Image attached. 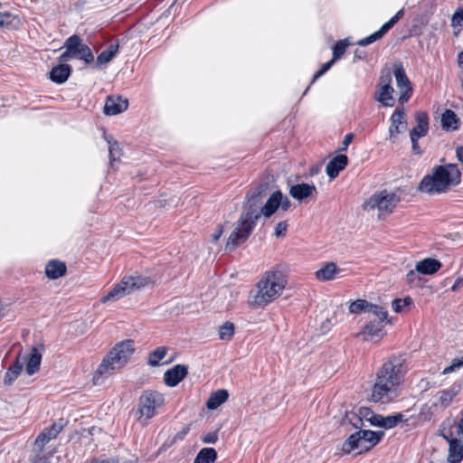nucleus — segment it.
Instances as JSON below:
<instances>
[{
	"label": "nucleus",
	"instance_id": "nucleus-51",
	"mask_svg": "<svg viewBox=\"0 0 463 463\" xmlns=\"http://www.w3.org/2000/svg\"><path fill=\"white\" fill-rule=\"evenodd\" d=\"M204 443L214 444L217 441V435L215 433H208L202 438Z\"/></svg>",
	"mask_w": 463,
	"mask_h": 463
},
{
	"label": "nucleus",
	"instance_id": "nucleus-40",
	"mask_svg": "<svg viewBox=\"0 0 463 463\" xmlns=\"http://www.w3.org/2000/svg\"><path fill=\"white\" fill-rule=\"evenodd\" d=\"M218 335L222 340H231L234 335V325L231 322H225L219 327Z\"/></svg>",
	"mask_w": 463,
	"mask_h": 463
},
{
	"label": "nucleus",
	"instance_id": "nucleus-14",
	"mask_svg": "<svg viewBox=\"0 0 463 463\" xmlns=\"http://www.w3.org/2000/svg\"><path fill=\"white\" fill-rule=\"evenodd\" d=\"M361 414L366 418L372 425L383 427L384 429H392L402 421V416L401 414L390 415L383 417L382 415L374 414L370 409L361 410Z\"/></svg>",
	"mask_w": 463,
	"mask_h": 463
},
{
	"label": "nucleus",
	"instance_id": "nucleus-33",
	"mask_svg": "<svg viewBox=\"0 0 463 463\" xmlns=\"http://www.w3.org/2000/svg\"><path fill=\"white\" fill-rule=\"evenodd\" d=\"M217 452L213 448L202 449L195 457L194 463H214Z\"/></svg>",
	"mask_w": 463,
	"mask_h": 463
},
{
	"label": "nucleus",
	"instance_id": "nucleus-11",
	"mask_svg": "<svg viewBox=\"0 0 463 463\" xmlns=\"http://www.w3.org/2000/svg\"><path fill=\"white\" fill-rule=\"evenodd\" d=\"M64 48L72 53L73 58L83 60L86 63H90L94 60L90 47L84 44L82 39L76 34L65 41Z\"/></svg>",
	"mask_w": 463,
	"mask_h": 463
},
{
	"label": "nucleus",
	"instance_id": "nucleus-60",
	"mask_svg": "<svg viewBox=\"0 0 463 463\" xmlns=\"http://www.w3.org/2000/svg\"><path fill=\"white\" fill-rule=\"evenodd\" d=\"M457 157L459 161L463 162V146L457 149Z\"/></svg>",
	"mask_w": 463,
	"mask_h": 463
},
{
	"label": "nucleus",
	"instance_id": "nucleus-38",
	"mask_svg": "<svg viewBox=\"0 0 463 463\" xmlns=\"http://www.w3.org/2000/svg\"><path fill=\"white\" fill-rule=\"evenodd\" d=\"M167 348L165 346H159L149 354L148 364L151 366H157L160 362L165 357Z\"/></svg>",
	"mask_w": 463,
	"mask_h": 463
},
{
	"label": "nucleus",
	"instance_id": "nucleus-5",
	"mask_svg": "<svg viewBox=\"0 0 463 463\" xmlns=\"http://www.w3.org/2000/svg\"><path fill=\"white\" fill-rule=\"evenodd\" d=\"M153 283L149 277L142 275L124 276L119 283L115 285L107 295L101 298L102 303L118 300L137 290L148 287Z\"/></svg>",
	"mask_w": 463,
	"mask_h": 463
},
{
	"label": "nucleus",
	"instance_id": "nucleus-39",
	"mask_svg": "<svg viewBox=\"0 0 463 463\" xmlns=\"http://www.w3.org/2000/svg\"><path fill=\"white\" fill-rule=\"evenodd\" d=\"M364 408L359 409V413L355 412H348L345 415L346 420L355 428V429H361L364 424V419L366 420V418L361 414V410H364Z\"/></svg>",
	"mask_w": 463,
	"mask_h": 463
},
{
	"label": "nucleus",
	"instance_id": "nucleus-7",
	"mask_svg": "<svg viewBox=\"0 0 463 463\" xmlns=\"http://www.w3.org/2000/svg\"><path fill=\"white\" fill-rule=\"evenodd\" d=\"M380 439L376 432L372 430H360L352 434L344 443V450L350 453L354 450H367L374 446Z\"/></svg>",
	"mask_w": 463,
	"mask_h": 463
},
{
	"label": "nucleus",
	"instance_id": "nucleus-27",
	"mask_svg": "<svg viewBox=\"0 0 463 463\" xmlns=\"http://www.w3.org/2000/svg\"><path fill=\"white\" fill-rule=\"evenodd\" d=\"M280 191H275L271 194L267 202L261 208V215L265 218H269L279 208Z\"/></svg>",
	"mask_w": 463,
	"mask_h": 463
},
{
	"label": "nucleus",
	"instance_id": "nucleus-57",
	"mask_svg": "<svg viewBox=\"0 0 463 463\" xmlns=\"http://www.w3.org/2000/svg\"><path fill=\"white\" fill-rule=\"evenodd\" d=\"M335 61L334 60H330L329 61L326 62L323 64L322 68L320 69L322 72L326 73L330 68L331 66L335 63Z\"/></svg>",
	"mask_w": 463,
	"mask_h": 463
},
{
	"label": "nucleus",
	"instance_id": "nucleus-3",
	"mask_svg": "<svg viewBox=\"0 0 463 463\" xmlns=\"http://www.w3.org/2000/svg\"><path fill=\"white\" fill-rule=\"evenodd\" d=\"M134 353L133 341L126 340L117 344L102 359L93 373L94 385L101 384L105 379L123 368Z\"/></svg>",
	"mask_w": 463,
	"mask_h": 463
},
{
	"label": "nucleus",
	"instance_id": "nucleus-54",
	"mask_svg": "<svg viewBox=\"0 0 463 463\" xmlns=\"http://www.w3.org/2000/svg\"><path fill=\"white\" fill-rule=\"evenodd\" d=\"M72 58V53L66 49V51L60 56L59 60L61 62H66Z\"/></svg>",
	"mask_w": 463,
	"mask_h": 463
},
{
	"label": "nucleus",
	"instance_id": "nucleus-50",
	"mask_svg": "<svg viewBox=\"0 0 463 463\" xmlns=\"http://www.w3.org/2000/svg\"><path fill=\"white\" fill-rule=\"evenodd\" d=\"M463 22V11L462 10H457L453 16H452V24H461Z\"/></svg>",
	"mask_w": 463,
	"mask_h": 463
},
{
	"label": "nucleus",
	"instance_id": "nucleus-19",
	"mask_svg": "<svg viewBox=\"0 0 463 463\" xmlns=\"http://www.w3.org/2000/svg\"><path fill=\"white\" fill-rule=\"evenodd\" d=\"M128 101L126 99L118 97H108L104 106V113L113 116L125 111L128 109Z\"/></svg>",
	"mask_w": 463,
	"mask_h": 463
},
{
	"label": "nucleus",
	"instance_id": "nucleus-4",
	"mask_svg": "<svg viewBox=\"0 0 463 463\" xmlns=\"http://www.w3.org/2000/svg\"><path fill=\"white\" fill-rule=\"evenodd\" d=\"M461 173L455 164H447L434 167L432 174L423 177L419 190L430 194H441L450 186L460 183Z\"/></svg>",
	"mask_w": 463,
	"mask_h": 463
},
{
	"label": "nucleus",
	"instance_id": "nucleus-41",
	"mask_svg": "<svg viewBox=\"0 0 463 463\" xmlns=\"http://www.w3.org/2000/svg\"><path fill=\"white\" fill-rule=\"evenodd\" d=\"M372 303L364 299H357L352 302L349 306L350 313L356 314L359 312H366L369 311L370 306Z\"/></svg>",
	"mask_w": 463,
	"mask_h": 463
},
{
	"label": "nucleus",
	"instance_id": "nucleus-23",
	"mask_svg": "<svg viewBox=\"0 0 463 463\" xmlns=\"http://www.w3.org/2000/svg\"><path fill=\"white\" fill-rule=\"evenodd\" d=\"M347 164V156L345 155H338L328 162L326 167V172L331 179H334L338 175L340 171L345 168Z\"/></svg>",
	"mask_w": 463,
	"mask_h": 463
},
{
	"label": "nucleus",
	"instance_id": "nucleus-47",
	"mask_svg": "<svg viewBox=\"0 0 463 463\" xmlns=\"http://www.w3.org/2000/svg\"><path fill=\"white\" fill-rule=\"evenodd\" d=\"M287 228H288L287 222H285V221L279 222L277 224V226L275 227V235L277 237H280V236L284 235L287 231Z\"/></svg>",
	"mask_w": 463,
	"mask_h": 463
},
{
	"label": "nucleus",
	"instance_id": "nucleus-9",
	"mask_svg": "<svg viewBox=\"0 0 463 463\" xmlns=\"http://www.w3.org/2000/svg\"><path fill=\"white\" fill-rule=\"evenodd\" d=\"M255 226L256 224L248 220L245 221L243 220V217L241 216L237 222L235 229L232 232L227 240L226 249L233 250L244 243L253 232Z\"/></svg>",
	"mask_w": 463,
	"mask_h": 463
},
{
	"label": "nucleus",
	"instance_id": "nucleus-46",
	"mask_svg": "<svg viewBox=\"0 0 463 463\" xmlns=\"http://www.w3.org/2000/svg\"><path fill=\"white\" fill-rule=\"evenodd\" d=\"M15 17L8 13L0 14V28L11 26Z\"/></svg>",
	"mask_w": 463,
	"mask_h": 463
},
{
	"label": "nucleus",
	"instance_id": "nucleus-10",
	"mask_svg": "<svg viewBox=\"0 0 463 463\" xmlns=\"http://www.w3.org/2000/svg\"><path fill=\"white\" fill-rule=\"evenodd\" d=\"M244 210L241 214L243 220L252 222L254 224L261 215V208L263 207V195L261 191L254 190L248 194Z\"/></svg>",
	"mask_w": 463,
	"mask_h": 463
},
{
	"label": "nucleus",
	"instance_id": "nucleus-12",
	"mask_svg": "<svg viewBox=\"0 0 463 463\" xmlns=\"http://www.w3.org/2000/svg\"><path fill=\"white\" fill-rule=\"evenodd\" d=\"M392 75L390 71L383 73L379 80V90L375 93V99L385 107H392L393 105L392 93L393 88L391 86Z\"/></svg>",
	"mask_w": 463,
	"mask_h": 463
},
{
	"label": "nucleus",
	"instance_id": "nucleus-55",
	"mask_svg": "<svg viewBox=\"0 0 463 463\" xmlns=\"http://www.w3.org/2000/svg\"><path fill=\"white\" fill-rule=\"evenodd\" d=\"M462 286H463V276L462 277H458L455 280L453 286L451 287V289H452V291H457Z\"/></svg>",
	"mask_w": 463,
	"mask_h": 463
},
{
	"label": "nucleus",
	"instance_id": "nucleus-48",
	"mask_svg": "<svg viewBox=\"0 0 463 463\" xmlns=\"http://www.w3.org/2000/svg\"><path fill=\"white\" fill-rule=\"evenodd\" d=\"M462 365H463V356L461 357V359L455 361L451 365L444 368L443 374H448V373L453 372L455 369L461 367Z\"/></svg>",
	"mask_w": 463,
	"mask_h": 463
},
{
	"label": "nucleus",
	"instance_id": "nucleus-32",
	"mask_svg": "<svg viewBox=\"0 0 463 463\" xmlns=\"http://www.w3.org/2000/svg\"><path fill=\"white\" fill-rule=\"evenodd\" d=\"M459 119L456 113L451 109H446L441 116V125L443 129L456 130L458 128Z\"/></svg>",
	"mask_w": 463,
	"mask_h": 463
},
{
	"label": "nucleus",
	"instance_id": "nucleus-15",
	"mask_svg": "<svg viewBox=\"0 0 463 463\" xmlns=\"http://www.w3.org/2000/svg\"><path fill=\"white\" fill-rule=\"evenodd\" d=\"M404 15V10H399L394 16H392L387 23H385L377 32L373 34L363 38L357 42L359 46H367L378 40H380L394 24Z\"/></svg>",
	"mask_w": 463,
	"mask_h": 463
},
{
	"label": "nucleus",
	"instance_id": "nucleus-37",
	"mask_svg": "<svg viewBox=\"0 0 463 463\" xmlns=\"http://www.w3.org/2000/svg\"><path fill=\"white\" fill-rule=\"evenodd\" d=\"M458 392V391L456 387L439 392L437 393L438 402L436 404H439L442 407H447L457 395Z\"/></svg>",
	"mask_w": 463,
	"mask_h": 463
},
{
	"label": "nucleus",
	"instance_id": "nucleus-52",
	"mask_svg": "<svg viewBox=\"0 0 463 463\" xmlns=\"http://www.w3.org/2000/svg\"><path fill=\"white\" fill-rule=\"evenodd\" d=\"M353 138H354V135L352 133H349L347 135H345L344 140H343V147L341 148V150H345L348 146L351 144V142L353 141Z\"/></svg>",
	"mask_w": 463,
	"mask_h": 463
},
{
	"label": "nucleus",
	"instance_id": "nucleus-44",
	"mask_svg": "<svg viewBox=\"0 0 463 463\" xmlns=\"http://www.w3.org/2000/svg\"><path fill=\"white\" fill-rule=\"evenodd\" d=\"M411 302L412 301L410 298H406L403 299L397 298L392 301V307L395 312L400 313L403 310L404 307L411 305Z\"/></svg>",
	"mask_w": 463,
	"mask_h": 463
},
{
	"label": "nucleus",
	"instance_id": "nucleus-13",
	"mask_svg": "<svg viewBox=\"0 0 463 463\" xmlns=\"http://www.w3.org/2000/svg\"><path fill=\"white\" fill-rule=\"evenodd\" d=\"M393 75L396 80L397 88L401 92L399 101L401 103H404L408 101L411 96L412 89L411 87V82L406 76L405 71L401 63H395L393 65Z\"/></svg>",
	"mask_w": 463,
	"mask_h": 463
},
{
	"label": "nucleus",
	"instance_id": "nucleus-24",
	"mask_svg": "<svg viewBox=\"0 0 463 463\" xmlns=\"http://www.w3.org/2000/svg\"><path fill=\"white\" fill-rule=\"evenodd\" d=\"M463 459V444L458 439H450L447 460L449 463H460Z\"/></svg>",
	"mask_w": 463,
	"mask_h": 463
},
{
	"label": "nucleus",
	"instance_id": "nucleus-17",
	"mask_svg": "<svg viewBox=\"0 0 463 463\" xmlns=\"http://www.w3.org/2000/svg\"><path fill=\"white\" fill-rule=\"evenodd\" d=\"M63 425L61 423H53L50 428H45L43 431L38 435L35 439L34 446L39 450L43 449V448L52 439L56 438L57 435L61 431Z\"/></svg>",
	"mask_w": 463,
	"mask_h": 463
},
{
	"label": "nucleus",
	"instance_id": "nucleus-42",
	"mask_svg": "<svg viewBox=\"0 0 463 463\" xmlns=\"http://www.w3.org/2000/svg\"><path fill=\"white\" fill-rule=\"evenodd\" d=\"M349 46V42L347 39L338 41L334 48H333V58L335 61L342 57V55L345 52L346 48Z\"/></svg>",
	"mask_w": 463,
	"mask_h": 463
},
{
	"label": "nucleus",
	"instance_id": "nucleus-30",
	"mask_svg": "<svg viewBox=\"0 0 463 463\" xmlns=\"http://www.w3.org/2000/svg\"><path fill=\"white\" fill-rule=\"evenodd\" d=\"M229 397V393L226 390L221 389L216 392H213L211 393L207 402L206 406L209 410H215L220 405L224 403Z\"/></svg>",
	"mask_w": 463,
	"mask_h": 463
},
{
	"label": "nucleus",
	"instance_id": "nucleus-62",
	"mask_svg": "<svg viewBox=\"0 0 463 463\" xmlns=\"http://www.w3.org/2000/svg\"><path fill=\"white\" fill-rule=\"evenodd\" d=\"M324 74V72L319 70L317 72H316L313 76L312 82L316 81L319 77H321Z\"/></svg>",
	"mask_w": 463,
	"mask_h": 463
},
{
	"label": "nucleus",
	"instance_id": "nucleus-1",
	"mask_svg": "<svg viewBox=\"0 0 463 463\" xmlns=\"http://www.w3.org/2000/svg\"><path fill=\"white\" fill-rule=\"evenodd\" d=\"M407 372L405 360L392 356L377 371L372 388L371 399L374 402L388 403L400 395L399 388Z\"/></svg>",
	"mask_w": 463,
	"mask_h": 463
},
{
	"label": "nucleus",
	"instance_id": "nucleus-22",
	"mask_svg": "<svg viewBox=\"0 0 463 463\" xmlns=\"http://www.w3.org/2000/svg\"><path fill=\"white\" fill-rule=\"evenodd\" d=\"M417 126L414 127L410 132V138L414 137L420 138L427 135L429 130V118L426 112H417L415 115Z\"/></svg>",
	"mask_w": 463,
	"mask_h": 463
},
{
	"label": "nucleus",
	"instance_id": "nucleus-35",
	"mask_svg": "<svg viewBox=\"0 0 463 463\" xmlns=\"http://www.w3.org/2000/svg\"><path fill=\"white\" fill-rule=\"evenodd\" d=\"M369 318L375 319L376 321H381L382 323L387 324L388 312L387 310L380 306L371 304L369 311Z\"/></svg>",
	"mask_w": 463,
	"mask_h": 463
},
{
	"label": "nucleus",
	"instance_id": "nucleus-53",
	"mask_svg": "<svg viewBox=\"0 0 463 463\" xmlns=\"http://www.w3.org/2000/svg\"><path fill=\"white\" fill-rule=\"evenodd\" d=\"M411 145H412V151L416 155H420L422 151L420 148V146L418 144V138L413 137V139H411Z\"/></svg>",
	"mask_w": 463,
	"mask_h": 463
},
{
	"label": "nucleus",
	"instance_id": "nucleus-28",
	"mask_svg": "<svg viewBox=\"0 0 463 463\" xmlns=\"http://www.w3.org/2000/svg\"><path fill=\"white\" fill-rule=\"evenodd\" d=\"M441 267L440 262L435 259H425L416 264V269L420 274L431 275L438 271Z\"/></svg>",
	"mask_w": 463,
	"mask_h": 463
},
{
	"label": "nucleus",
	"instance_id": "nucleus-18",
	"mask_svg": "<svg viewBox=\"0 0 463 463\" xmlns=\"http://www.w3.org/2000/svg\"><path fill=\"white\" fill-rule=\"evenodd\" d=\"M317 194V187L314 184H309L306 183L297 184L289 188V194L294 199L300 202Z\"/></svg>",
	"mask_w": 463,
	"mask_h": 463
},
{
	"label": "nucleus",
	"instance_id": "nucleus-61",
	"mask_svg": "<svg viewBox=\"0 0 463 463\" xmlns=\"http://www.w3.org/2000/svg\"><path fill=\"white\" fill-rule=\"evenodd\" d=\"M442 437L447 440V442L449 444V440L450 439H456L455 438L452 437V433L451 432H449V433H442L441 434Z\"/></svg>",
	"mask_w": 463,
	"mask_h": 463
},
{
	"label": "nucleus",
	"instance_id": "nucleus-59",
	"mask_svg": "<svg viewBox=\"0 0 463 463\" xmlns=\"http://www.w3.org/2000/svg\"><path fill=\"white\" fill-rule=\"evenodd\" d=\"M458 433L463 435V412L459 421L458 422Z\"/></svg>",
	"mask_w": 463,
	"mask_h": 463
},
{
	"label": "nucleus",
	"instance_id": "nucleus-63",
	"mask_svg": "<svg viewBox=\"0 0 463 463\" xmlns=\"http://www.w3.org/2000/svg\"><path fill=\"white\" fill-rule=\"evenodd\" d=\"M458 61L459 65L463 64V51L458 53Z\"/></svg>",
	"mask_w": 463,
	"mask_h": 463
},
{
	"label": "nucleus",
	"instance_id": "nucleus-6",
	"mask_svg": "<svg viewBox=\"0 0 463 463\" xmlns=\"http://www.w3.org/2000/svg\"><path fill=\"white\" fill-rule=\"evenodd\" d=\"M400 200V195L396 193L383 190L373 194L364 203L363 208L365 211L377 210L379 216L388 215L393 212Z\"/></svg>",
	"mask_w": 463,
	"mask_h": 463
},
{
	"label": "nucleus",
	"instance_id": "nucleus-26",
	"mask_svg": "<svg viewBox=\"0 0 463 463\" xmlns=\"http://www.w3.org/2000/svg\"><path fill=\"white\" fill-rule=\"evenodd\" d=\"M66 265L59 260H51L45 267V274L51 279H56L66 273Z\"/></svg>",
	"mask_w": 463,
	"mask_h": 463
},
{
	"label": "nucleus",
	"instance_id": "nucleus-8",
	"mask_svg": "<svg viewBox=\"0 0 463 463\" xmlns=\"http://www.w3.org/2000/svg\"><path fill=\"white\" fill-rule=\"evenodd\" d=\"M164 396L156 391H146L139 398L138 419L147 420L156 415V410L164 405Z\"/></svg>",
	"mask_w": 463,
	"mask_h": 463
},
{
	"label": "nucleus",
	"instance_id": "nucleus-56",
	"mask_svg": "<svg viewBox=\"0 0 463 463\" xmlns=\"http://www.w3.org/2000/svg\"><path fill=\"white\" fill-rule=\"evenodd\" d=\"M189 431V427L188 426H185L183 428V430L181 431H179L178 433H176L175 435V439H183L186 434L188 433Z\"/></svg>",
	"mask_w": 463,
	"mask_h": 463
},
{
	"label": "nucleus",
	"instance_id": "nucleus-58",
	"mask_svg": "<svg viewBox=\"0 0 463 463\" xmlns=\"http://www.w3.org/2000/svg\"><path fill=\"white\" fill-rule=\"evenodd\" d=\"M222 232H223L222 227L219 226L218 230L216 231V232H214L213 234V241H218L220 239V237L222 236Z\"/></svg>",
	"mask_w": 463,
	"mask_h": 463
},
{
	"label": "nucleus",
	"instance_id": "nucleus-29",
	"mask_svg": "<svg viewBox=\"0 0 463 463\" xmlns=\"http://www.w3.org/2000/svg\"><path fill=\"white\" fill-rule=\"evenodd\" d=\"M339 271L340 269L337 268L335 263L328 262L316 271V277L321 281L332 280Z\"/></svg>",
	"mask_w": 463,
	"mask_h": 463
},
{
	"label": "nucleus",
	"instance_id": "nucleus-2",
	"mask_svg": "<svg viewBox=\"0 0 463 463\" xmlns=\"http://www.w3.org/2000/svg\"><path fill=\"white\" fill-rule=\"evenodd\" d=\"M287 280L279 270L266 271L260 279L250 298L255 307H262L277 299L284 290Z\"/></svg>",
	"mask_w": 463,
	"mask_h": 463
},
{
	"label": "nucleus",
	"instance_id": "nucleus-49",
	"mask_svg": "<svg viewBox=\"0 0 463 463\" xmlns=\"http://www.w3.org/2000/svg\"><path fill=\"white\" fill-rule=\"evenodd\" d=\"M278 200L279 201V207H281V209L283 211H288L290 208V206H291L290 200L287 196L283 195V194L281 192H280V198Z\"/></svg>",
	"mask_w": 463,
	"mask_h": 463
},
{
	"label": "nucleus",
	"instance_id": "nucleus-25",
	"mask_svg": "<svg viewBox=\"0 0 463 463\" xmlns=\"http://www.w3.org/2000/svg\"><path fill=\"white\" fill-rule=\"evenodd\" d=\"M71 72V66L68 64H60L55 66L50 71V79L56 83L65 82Z\"/></svg>",
	"mask_w": 463,
	"mask_h": 463
},
{
	"label": "nucleus",
	"instance_id": "nucleus-31",
	"mask_svg": "<svg viewBox=\"0 0 463 463\" xmlns=\"http://www.w3.org/2000/svg\"><path fill=\"white\" fill-rule=\"evenodd\" d=\"M42 361V354L36 347L32 349V353L26 364L25 371L28 375H33L39 371Z\"/></svg>",
	"mask_w": 463,
	"mask_h": 463
},
{
	"label": "nucleus",
	"instance_id": "nucleus-64",
	"mask_svg": "<svg viewBox=\"0 0 463 463\" xmlns=\"http://www.w3.org/2000/svg\"><path fill=\"white\" fill-rule=\"evenodd\" d=\"M171 362H172V359H170V360H168V361H165V362H163L162 364H169V363H171Z\"/></svg>",
	"mask_w": 463,
	"mask_h": 463
},
{
	"label": "nucleus",
	"instance_id": "nucleus-36",
	"mask_svg": "<svg viewBox=\"0 0 463 463\" xmlns=\"http://www.w3.org/2000/svg\"><path fill=\"white\" fill-rule=\"evenodd\" d=\"M118 51V44L111 43L106 50L100 52L97 57V64L103 65L109 63Z\"/></svg>",
	"mask_w": 463,
	"mask_h": 463
},
{
	"label": "nucleus",
	"instance_id": "nucleus-21",
	"mask_svg": "<svg viewBox=\"0 0 463 463\" xmlns=\"http://www.w3.org/2000/svg\"><path fill=\"white\" fill-rule=\"evenodd\" d=\"M406 128L407 121L404 112L395 110L391 117V126L389 128L390 138H393L395 135L405 131Z\"/></svg>",
	"mask_w": 463,
	"mask_h": 463
},
{
	"label": "nucleus",
	"instance_id": "nucleus-34",
	"mask_svg": "<svg viewBox=\"0 0 463 463\" xmlns=\"http://www.w3.org/2000/svg\"><path fill=\"white\" fill-rule=\"evenodd\" d=\"M23 369V363L19 361V358L9 366L5 373L4 383L6 385H10L18 377Z\"/></svg>",
	"mask_w": 463,
	"mask_h": 463
},
{
	"label": "nucleus",
	"instance_id": "nucleus-43",
	"mask_svg": "<svg viewBox=\"0 0 463 463\" xmlns=\"http://www.w3.org/2000/svg\"><path fill=\"white\" fill-rule=\"evenodd\" d=\"M109 158H110V164L112 165L113 162L118 161L121 156V149L118 146V142H109Z\"/></svg>",
	"mask_w": 463,
	"mask_h": 463
},
{
	"label": "nucleus",
	"instance_id": "nucleus-20",
	"mask_svg": "<svg viewBox=\"0 0 463 463\" xmlns=\"http://www.w3.org/2000/svg\"><path fill=\"white\" fill-rule=\"evenodd\" d=\"M383 327L384 323L369 318L361 335H363L364 339L367 341L373 340L374 338H382L384 335Z\"/></svg>",
	"mask_w": 463,
	"mask_h": 463
},
{
	"label": "nucleus",
	"instance_id": "nucleus-16",
	"mask_svg": "<svg viewBox=\"0 0 463 463\" xmlns=\"http://www.w3.org/2000/svg\"><path fill=\"white\" fill-rule=\"evenodd\" d=\"M188 373V367L176 364L164 373V383L169 387L176 386Z\"/></svg>",
	"mask_w": 463,
	"mask_h": 463
},
{
	"label": "nucleus",
	"instance_id": "nucleus-45",
	"mask_svg": "<svg viewBox=\"0 0 463 463\" xmlns=\"http://www.w3.org/2000/svg\"><path fill=\"white\" fill-rule=\"evenodd\" d=\"M419 274L420 273L418 272L416 269H411L406 275V281L408 282V284H410L411 286H417L420 281Z\"/></svg>",
	"mask_w": 463,
	"mask_h": 463
}]
</instances>
